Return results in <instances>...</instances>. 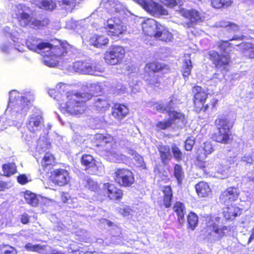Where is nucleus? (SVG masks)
<instances>
[{
	"mask_svg": "<svg viewBox=\"0 0 254 254\" xmlns=\"http://www.w3.org/2000/svg\"><path fill=\"white\" fill-rule=\"evenodd\" d=\"M53 46L44 43L40 39L31 37L27 40L26 44L27 48L35 52L40 54L43 57V63L49 67H55L59 63L62 57L68 53L69 45L67 43H61Z\"/></svg>",
	"mask_w": 254,
	"mask_h": 254,
	"instance_id": "1",
	"label": "nucleus"
},
{
	"mask_svg": "<svg viewBox=\"0 0 254 254\" xmlns=\"http://www.w3.org/2000/svg\"><path fill=\"white\" fill-rule=\"evenodd\" d=\"M192 102L194 111L198 114L206 112L208 110H215L218 105V100L212 98L208 103H206L209 93L202 87L194 85L191 88Z\"/></svg>",
	"mask_w": 254,
	"mask_h": 254,
	"instance_id": "2",
	"label": "nucleus"
},
{
	"mask_svg": "<svg viewBox=\"0 0 254 254\" xmlns=\"http://www.w3.org/2000/svg\"><path fill=\"white\" fill-rule=\"evenodd\" d=\"M217 132L212 134L211 138L217 143L228 144L232 141L233 138L231 132L233 124L224 116L217 118L214 122Z\"/></svg>",
	"mask_w": 254,
	"mask_h": 254,
	"instance_id": "3",
	"label": "nucleus"
},
{
	"mask_svg": "<svg viewBox=\"0 0 254 254\" xmlns=\"http://www.w3.org/2000/svg\"><path fill=\"white\" fill-rule=\"evenodd\" d=\"M59 102L62 112L71 115H78L79 112V93L78 91L66 92L65 95L58 94L54 97Z\"/></svg>",
	"mask_w": 254,
	"mask_h": 254,
	"instance_id": "4",
	"label": "nucleus"
},
{
	"mask_svg": "<svg viewBox=\"0 0 254 254\" xmlns=\"http://www.w3.org/2000/svg\"><path fill=\"white\" fill-rule=\"evenodd\" d=\"M174 104V101L171 99L169 101L167 107H166L163 104L155 103L156 110L161 113L166 112L170 116V118L165 121H160L157 122L156 127L160 130H165L171 127L177 120H181L186 122L185 115L184 113L177 112L175 110L171 111V105Z\"/></svg>",
	"mask_w": 254,
	"mask_h": 254,
	"instance_id": "5",
	"label": "nucleus"
},
{
	"mask_svg": "<svg viewBox=\"0 0 254 254\" xmlns=\"http://www.w3.org/2000/svg\"><path fill=\"white\" fill-rule=\"evenodd\" d=\"M33 99L34 95L31 92H27L22 94L13 91L9 94L8 107H13L17 112L24 113L27 111L29 105Z\"/></svg>",
	"mask_w": 254,
	"mask_h": 254,
	"instance_id": "6",
	"label": "nucleus"
},
{
	"mask_svg": "<svg viewBox=\"0 0 254 254\" xmlns=\"http://www.w3.org/2000/svg\"><path fill=\"white\" fill-rule=\"evenodd\" d=\"M206 233L210 235L213 233L217 235L219 238L226 235L229 231V227L224 225L223 219L219 216L214 217L212 215H207L205 217Z\"/></svg>",
	"mask_w": 254,
	"mask_h": 254,
	"instance_id": "7",
	"label": "nucleus"
},
{
	"mask_svg": "<svg viewBox=\"0 0 254 254\" xmlns=\"http://www.w3.org/2000/svg\"><path fill=\"white\" fill-rule=\"evenodd\" d=\"M94 143L96 146H107L109 145L110 147H105V150L108 156H111L117 159L120 158L123 160L125 156L123 154H119L117 151L118 145L116 139L111 135H104L99 134L96 136Z\"/></svg>",
	"mask_w": 254,
	"mask_h": 254,
	"instance_id": "8",
	"label": "nucleus"
},
{
	"mask_svg": "<svg viewBox=\"0 0 254 254\" xmlns=\"http://www.w3.org/2000/svg\"><path fill=\"white\" fill-rule=\"evenodd\" d=\"M207 58L216 69L223 71H228L232 63L229 53H221L211 50L207 52Z\"/></svg>",
	"mask_w": 254,
	"mask_h": 254,
	"instance_id": "9",
	"label": "nucleus"
},
{
	"mask_svg": "<svg viewBox=\"0 0 254 254\" xmlns=\"http://www.w3.org/2000/svg\"><path fill=\"white\" fill-rule=\"evenodd\" d=\"M114 182L120 187L131 188L135 182L133 172L127 168H116L113 174Z\"/></svg>",
	"mask_w": 254,
	"mask_h": 254,
	"instance_id": "10",
	"label": "nucleus"
},
{
	"mask_svg": "<svg viewBox=\"0 0 254 254\" xmlns=\"http://www.w3.org/2000/svg\"><path fill=\"white\" fill-rule=\"evenodd\" d=\"M125 49L120 45H111L104 54L105 62L110 65L121 64L125 58Z\"/></svg>",
	"mask_w": 254,
	"mask_h": 254,
	"instance_id": "11",
	"label": "nucleus"
},
{
	"mask_svg": "<svg viewBox=\"0 0 254 254\" xmlns=\"http://www.w3.org/2000/svg\"><path fill=\"white\" fill-rule=\"evenodd\" d=\"M104 29L107 35L110 37H118L127 31V26L117 17L108 19Z\"/></svg>",
	"mask_w": 254,
	"mask_h": 254,
	"instance_id": "12",
	"label": "nucleus"
},
{
	"mask_svg": "<svg viewBox=\"0 0 254 254\" xmlns=\"http://www.w3.org/2000/svg\"><path fill=\"white\" fill-rule=\"evenodd\" d=\"M136 2L153 16L168 14V10L163 5L152 0H136Z\"/></svg>",
	"mask_w": 254,
	"mask_h": 254,
	"instance_id": "13",
	"label": "nucleus"
},
{
	"mask_svg": "<svg viewBox=\"0 0 254 254\" xmlns=\"http://www.w3.org/2000/svg\"><path fill=\"white\" fill-rule=\"evenodd\" d=\"M12 15L17 19L19 25L25 27L31 20L30 15L28 13L29 8L24 4L19 3L12 6Z\"/></svg>",
	"mask_w": 254,
	"mask_h": 254,
	"instance_id": "14",
	"label": "nucleus"
},
{
	"mask_svg": "<svg viewBox=\"0 0 254 254\" xmlns=\"http://www.w3.org/2000/svg\"><path fill=\"white\" fill-rule=\"evenodd\" d=\"M102 189L104 196L111 201L120 202L123 198V190L114 184L105 183L103 185Z\"/></svg>",
	"mask_w": 254,
	"mask_h": 254,
	"instance_id": "15",
	"label": "nucleus"
},
{
	"mask_svg": "<svg viewBox=\"0 0 254 254\" xmlns=\"http://www.w3.org/2000/svg\"><path fill=\"white\" fill-rule=\"evenodd\" d=\"M241 191L238 187H229L221 192L219 199L223 205H228L238 200Z\"/></svg>",
	"mask_w": 254,
	"mask_h": 254,
	"instance_id": "16",
	"label": "nucleus"
},
{
	"mask_svg": "<svg viewBox=\"0 0 254 254\" xmlns=\"http://www.w3.org/2000/svg\"><path fill=\"white\" fill-rule=\"evenodd\" d=\"M82 165L84 166V170L89 174L97 175L101 168L99 163L89 154L83 155L81 158Z\"/></svg>",
	"mask_w": 254,
	"mask_h": 254,
	"instance_id": "17",
	"label": "nucleus"
},
{
	"mask_svg": "<svg viewBox=\"0 0 254 254\" xmlns=\"http://www.w3.org/2000/svg\"><path fill=\"white\" fill-rule=\"evenodd\" d=\"M182 16L189 20L186 23L188 28L193 27L194 25L205 20V16L202 13L195 9L186 10L182 12Z\"/></svg>",
	"mask_w": 254,
	"mask_h": 254,
	"instance_id": "18",
	"label": "nucleus"
},
{
	"mask_svg": "<svg viewBox=\"0 0 254 254\" xmlns=\"http://www.w3.org/2000/svg\"><path fill=\"white\" fill-rule=\"evenodd\" d=\"M128 107L124 104L116 103L111 109V115L117 121L121 122L125 119L129 114Z\"/></svg>",
	"mask_w": 254,
	"mask_h": 254,
	"instance_id": "19",
	"label": "nucleus"
},
{
	"mask_svg": "<svg viewBox=\"0 0 254 254\" xmlns=\"http://www.w3.org/2000/svg\"><path fill=\"white\" fill-rule=\"evenodd\" d=\"M153 37L156 40L168 43L173 40V34L167 27L160 24L158 25L157 29L154 33Z\"/></svg>",
	"mask_w": 254,
	"mask_h": 254,
	"instance_id": "20",
	"label": "nucleus"
},
{
	"mask_svg": "<svg viewBox=\"0 0 254 254\" xmlns=\"http://www.w3.org/2000/svg\"><path fill=\"white\" fill-rule=\"evenodd\" d=\"M223 210L222 214L226 221L234 220L242 213V209L236 204H228Z\"/></svg>",
	"mask_w": 254,
	"mask_h": 254,
	"instance_id": "21",
	"label": "nucleus"
},
{
	"mask_svg": "<svg viewBox=\"0 0 254 254\" xmlns=\"http://www.w3.org/2000/svg\"><path fill=\"white\" fill-rule=\"evenodd\" d=\"M40 8L46 10H53L57 6V1L60 5L74 6L75 0H40Z\"/></svg>",
	"mask_w": 254,
	"mask_h": 254,
	"instance_id": "22",
	"label": "nucleus"
},
{
	"mask_svg": "<svg viewBox=\"0 0 254 254\" xmlns=\"http://www.w3.org/2000/svg\"><path fill=\"white\" fill-rule=\"evenodd\" d=\"M53 182L60 186L67 184L69 180L68 173L64 169H56L52 173Z\"/></svg>",
	"mask_w": 254,
	"mask_h": 254,
	"instance_id": "23",
	"label": "nucleus"
},
{
	"mask_svg": "<svg viewBox=\"0 0 254 254\" xmlns=\"http://www.w3.org/2000/svg\"><path fill=\"white\" fill-rule=\"evenodd\" d=\"M100 87L96 84H90L89 86L83 87L80 92V103L89 100L94 96L99 94Z\"/></svg>",
	"mask_w": 254,
	"mask_h": 254,
	"instance_id": "24",
	"label": "nucleus"
},
{
	"mask_svg": "<svg viewBox=\"0 0 254 254\" xmlns=\"http://www.w3.org/2000/svg\"><path fill=\"white\" fill-rule=\"evenodd\" d=\"M42 122V116L38 113H34L29 117L27 124V127L32 132H35L41 127Z\"/></svg>",
	"mask_w": 254,
	"mask_h": 254,
	"instance_id": "25",
	"label": "nucleus"
},
{
	"mask_svg": "<svg viewBox=\"0 0 254 254\" xmlns=\"http://www.w3.org/2000/svg\"><path fill=\"white\" fill-rule=\"evenodd\" d=\"M194 189L198 196L201 198L207 197L212 192L210 186L204 181L199 182L195 185Z\"/></svg>",
	"mask_w": 254,
	"mask_h": 254,
	"instance_id": "26",
	"label": "nucleus"
},
{
	"mask_svg": "<svg viewBox=\"0 0 254 254\" xmlns=\"http://www.w3.org/2000/svg\"><path fill=\"white\" fill-rule=\"evenodd\" d=\"M163 193V205L166 208H169L171 206L173 198V191L170 185L164 186L162 188Z\"/></svg>",
	"mask_w": 254,
	"mask_h": 254,
	"instance_id": "27",
	"label": "nucleus"
},
{
	"mask_svg": "<svg viewBox=\"0 0 254 254\" xmlns=\"http://www.w3.org/2000/svg\"><path fill=\"white\" fill-rule=\"evenodd\" d=\"M167 66L166 64L155 60L147 63L145 64V69L148 73H156L162 72L167 68Z\"/></svg>",
	"mask_w": 254,
	"mask_h": 254,
	"instance_id": "28",
	"label": "nucleus"
},
{
	"mask_svg": "<svg viewBox=\"0 0 254 254\" xmlns=\"http://www.w3.org/2000/svg\"><path fill=\"white\" fill-rule=\"evenodd\" d=\"M89 42L91 45L97 48H101L108 45L109 40L105 35L95 34L90 37Z\"/></svg>",
	"mask_w": 254,
	"mask_h": 254,
	"instance_id": "29",
	"label": "nucleus"
},
{
	"mask_svg": "<svg viewBox=\"0 0 254 254\" xmlns=\"http://www.w3.org/2000/svg\"><path fill=\"white\" fill-rule=\"evenodd\" d=\"M101 4L111 13H119L122 8L121 4L116 0H102Z\"/></svg>",
	"mask_w": 254,
	"mask_h": 254,
	"instance_id": "30",
	"label": "nucleus"
},
{
	"mask_svg": "<svg viewBox=\"0 0 254 254\" xmlns=\"http://www.w3.org/2000/svg\"><path fill=\"white\" fill-rule=\"evenodd\" d=\"M157 150L162 163L164 165H167L172 158L170 147L161 144L157 146Z\"/></svg>",
	"mask_w": 254,
	"mask_h": 254,
	"instance_id": "31",
	"label": "nucleus"
},
{
	"mask_svg": "<svg viewBox=\"0 0 254 254\" xmlns=\"http://www.w3.org/2000/svg\"><path fill=\"white\" fill-rule=\"evenodd\" d=\"M158 24H160V23L157 22L155 19L147 18L142 23V30L146 35L154 33L155 32L154 30L157 29Z\"/></svg>",
	"mask_w": 254,
	"mask_h": 254,
	"instance_id": "32",
	"label": "nucleus"
},
{
	"mask_svg": "<svg viewBox=\"0 0 254 254\" xmlns=\"http://www.w3.org/2000/svg\"><path fill=\"white\" fill-rule=\"evenodd\" d=\"M214 149L212 144L208 141L203 143V145L198 147L196 151L197 158H206L207 155L211 154Z\"/></svg>",
	"mask_w": 254,
	"mask_h": 254,
	"instance_id": "33",
	"label": "nucleus"
},
{
	"mask_svg": "<svg viewBox=\"0 0 254 254\" xmlns=\"http://www.w3.org/2000/svg\"><path fill=\"white\" fill-rule=\"evenodd\" d=\"M173 210L177 216L178 222L181 224H183L185 221L186 207L185 204L181 201H176L173 205Z\"/></svg>",
	"mask_w": 254,
	"mask_h": 254,
	"instance_id": "34",
	"label": "nucleus"
},
{
	"mask_svg": "<svg viewBox=\"0 0 254 254\" xmlns=\"http://www.w3.org/2000/svg\"><path fill=\"white\" fill-rule=\"evenodd\" d=\"M185 57H188L184 62L182 67V75L184 78L188 77L191 74V69L192 68V65L190 59V54H187L185 56Z\"/></svg>",
	"mask_w": 254,
	"mask_h": 254,
	"instance_id": "35",
	"label": "nucleus"
},
{
	"mask_svg": "<svg viewBox=\"0 0 254 254\" xmlns=\"http://www.w3.org/2000/svg\"><path fill=\"white\" fill-rule=\"evenodd\" d=\"M187 228L191 230H194L198 225V218L193 212H190L187 215Z\"/></svg>",
	"mask_w": 254,
	"mask_h": 254,
	"instance_id": "36",
	"label": "nucleus"
},
{
	"mask_svg": "<svg viewBox=\"0 0 254 254\" xmlns=\"http://www.w3.org/2000/svg\"><path fill=\"white\" fill-rule=\"evenodd\" d=\"M94 67L89 59L81 61L80 63V73L84 74H92L94 71Z\"/></svg>",
	"mask_w": 254,
	"mask_h": 254,
	"instance_id": "37",
	"label": "nucleus"
},
{
	"mask_svg": "<svg viewBox=\"0 0 254 254\" xmlns=\"http://www.w3.org/2000/svg\"><path fill=\"white\" fill-rule=\"evenodd\" d=\"M174 176L178 185H182L185 177V172L181 164H176L174 167Z\"/></svg>",
	"mask_w": 254,
	"mask_h": 254,
	"instance_id": "38",
	"label": "nucleus"
},
{
	"mask_svg": "<svg viewBox=\"0 0 254 254\" xmlns=\"http://www.w3.org/2000/svg\"><path fill=\"white\" fill-rule=\"evenodd\" d=\"M240 45L242 46L245 52H247V56L249 59H254V38H252L251 42H243Z\"/></svg>",
	"mask_w": 254,
	"mask_h": 254,
	"instance_id": "39",
	"label": "nucleus"
},
{
	"mask_svg": "<svg viewBox=\"0 0 254 254\" xmlns=\"http://www.w3.org/2000/svg\"><path fill=\"white\" fill-rule=\"evenodd\" d=\"M40 196H37L29 191H26L24 193V198L26 202L32 206H36L39 201Z\"/></svg>",
	"mask_w": 254,
	"mask_h": 254,
	"instance_id": "40",
	"label": "nucleus"
},
{
	"mask_svg": "<svg viewBox=\"0 0 254 254\" xmlns=\"http://www.w3.org/2000/svg\"><path fill=\"white\" fill-rule=\"evenodd\" d=\"M211 5L214 8L220 9L222 8L227 7L230 6L232 2V0H210Z\"/></svg>",
	"mask_w": 254,
	"mask_h": 254,
	"instance_id": "41",
	"label": "nucleus"
},
{
	"mask_svg": "<svg viewBox=\"0 0 254 254\" xmlns=\"http://www.w3.org/2000/svg\"><path fill=\"white\" fill-rule=\"evenodd\" d=\"M163 75L161 74H153L150 76L149 78L146 79L145 81L147 82L148 84L154 87H158L161 84V79Z\"/></svg>",
	"mask_w": 254,
	"mask_h": 254,
	"instance_id": "42",
	"label": "nucleus"
},
{
	"mask_svg": "<svg viewBox=\"0 0 254 254\" xmlns=\"http://www.w3.org/2000/svg\"><path fill=\"white\" fill-rule=\"evenodd\" d=\"M2 172L3 175L10 176L16 172V167L14 163H8L2 166Z\"/></svg>",
	"mask_w": 254,
	"mask_h": 254,
	"instance_id": "43",
	"label": "nucleus"
},
{
	"mask_svg": "<svg viewBox=\"0 0 254 254\" xmlns=\"http://www.w3.org/2000/svg\"><path fill=\"white\" fill-rule=\"evenodd\" d=\"M83 184L85 188L91 191H97L100 189L97 183L90 179L84 180Z\"/></svg>",
	"mask_w": 254,
	"mask_h": 254,
	"instance_id": "44",
	"label": "nucleus"
},
{
	"mask_svg": "<svg viewBox=\"0 0 254 254\" xmlns=\"http://www.w3.org/2000/svg\"><path fill=\"white\" fill-rule=\"evenodd\" d=\"M31 20L29 21L28 24L26 26H28L29 27L35 29L40 28L41 27L45 26L48 24V19H45L43 21L32 18L30 17Z\"/></svg>",
	"mask_w": 254,
	"mask_h": 254,
	"instance_id": "45",
	"label": "nucleus"
},
{
	"mask_svg": "<svg viewBox=\"0 0 254 254\" xmlns=\"http://www.w3.org/2000/svg\"><path fill=\"white\" fill-rule=\"evenodd\" d=\"M54 163L55 158L53 155L49 152L46 153L41 161L42 166L44 167H47L53 165Z\"/></svg>",
	"mask_w": 254,
	"mask_h": 254,
	"instance_id": "46",
	"label": "nucleus"
},
{
	"mask_svg": "<svg viewBox=\"0 0 254 254\" xmlns=\"http://www.w3.org/2000/svg\"><path fill=\"white\" fill-rule=\"evenodd\" d=\"M94 106L97 110L105 111L109 108V104L106 99L98 98L95 101Z\"/></svg>",
	"mask_w": 254,
	"mask_h": 254,
	"instance_id": "47",
	"label": "nucleus"
},
{
	"mask_svg": "<svg viewBox=\"0 0 254 254\" xmlns=\"http://www.w3.org/2000/svg\"><path fill=\"white\" fill-rule=\"evenodd\" d=\"M171 150L175 159L177 161H180L183 159V153L181 149L175 144L171 146Z\"/></svg>",
	"mask_w": 254,
	"mask_h": 254,
	"instance_id": "48",
	"label": "nucleus"
},
{
	"mask_svg": "<svg viewBox=\"0 0 254 254\" xmlns=\"http://www.w3.org/2000/svg\"><path fill=\"white\" fill-rule=\"evenodd\" d=\"M216 46L220 51L225 52L227 49L232 47V44L229 40H220L216 43Z\"/></svg>",
	"mask_w": 254,
	"mask_h": 254,
	"instance_id": "49",
	"label": "nucleus"
},
{
	"mask_svg": "<svg viewBox=\"0 0 254 254\" xmlns=\"http://www.w3.org/2000/svg\"><path fill=\"white\" fill-rule=\"evenodd\" d=\"M201 158H197L196 156L197 161L196 163V166L198 168L201 169L204 172L205 175H208L210 174L208 164L206 161L200 160Z\"/></svg>",
	"mask_w": 254,
	"mask_h": 254,
	"instance_id": "50",
	"label": "nucleus"
},
{
	"mask_svg": "<svg viewBox=\"0 0 254 254\" xmlns=\"http://www.w3.org/2000/svg\"><path fill=\"white\" fill-rule=\"evenodd\" d=\"M25 249L27 251L35 252L41 253L43 250V247L40 245H34L31 243H27L24 246Z\"/></svg>",
	"mask_w": 254,
	"mask_h": 254,
	"instance_id": "51",
	"label": "nucleus"
},
{
	"mask_svg": "<svg viewBox=\"0 0 254 254\" xmlns=\"http://www.w3.org/2000/svg\"><path fill=\"white\" fill-rule=\"evenodd\" d=\"M10 47V45L9 43H3V44H1V45H0V49L1 51H2L3 52L8 53L11 50ZM11 50L13 51V52L18 51L20 52H22L24 51V50L23 49V48L19 49V48H17L16 47H15L14 49H11Z\"/></svg>",
	"mask_w": 254,
	"mask_h": 254,
	"instance_id": "52",
	"label": "nucleus"
},
{
	"mask_svg": "<svg viewBox=\"0 0 254 254\" xmlns=\"http://www.w3.org/2000/svg\"><path fill=\"white\" fill-rule=\"evenodd\" d=\"M195 139L191 136L187 138L184 142V148L186 151H191L195 144Z\"/></svg>",
	"mask_w": 254,
	"mask_h": 254,
	"instance_id": "53",
	"label": "nucleus"
},
{
	"mask_svg": "<svg viewBox=\"0 0 254 254\" xmlns=\"http://www.w3.org/2000/svg\"><path fill=\"white\" fill-rule=\"evenodd\" d=\"M0 252L3 254H16L17 252L14 248L9 245L0 246Z\"/></svg>",
	"mask_w": 254,
	"mask_h": 254,
	"instance_id": "54",
	"label": "nucleus"
},
{
	"mask_svg": "<svg viewBox=\"0 0 254 254\" xmlns=\"http://www.w3.org/2000/svg\"><path fill=\"white\" fill-rule=\"evenodd\" d=\"M69 85L64 83L61 82L56 86V88L58 90V94H62L65 95L66 90L68 89Z\"/></svg>",
	"mask_w": 254,
	"mask_h": 254,
	"instance_id": "55",
	"label": "nucleus"
},
{
	"mask_svg": "<svg viewBox=\"0 0 254 254\" xmlns=\"http://www.w3.org/2000/svg\"><path fill=\"white\" fill-rule=\"evenodd\" d=\"M242 161L246 164H254V155L252 154H245L242 158Z\"/></svg>",
	"mask_w": 254,
	"mask_h": 254,
	"instance_id": "56",
	"label": "nucleus"
},
{
	"mask_svg": "<svg viewBox=\"0 0 254 254\" xmlns=\"http://www.w3.org/2000/svg\"><path fill=\"white\" fill-rule=\"evenodd\" d=\"M128 153L131 155H134L135 157H137L138 159V160L140 162V163L141 164L140 165V167H142V168H145V165L144 163L143 162V159L142 156H141L139 154L136 152L135 150L133 149H130L128 150Z\"/></svg>",
	"mask_w": 254,
	"mask_h": 254,
	"instance_id": "57",
	"label": "nucleus"
},
{
	"mask_svg": "<svg viewBox=\"0 0 254 254\" xmlns=\"http://www.w3.org/2000/svg\"><path fill=\"white\" fill-rule=\"evenodd\" d=\"M160 1L170 8L174 7L178 3V0H160Z\"/></svg>",
	"mask_w": 254,
	"mask_h": 254,
	"instance_id": "58",
	"label": "nucleus"
},
{
	"mask_svg": "<svg viewBox=\"0 0 254 254\" xmlns=\"http://www.w3.org/2000/svg\"><path fill=\"white\" fill-rule=\"evenodd\" d=\"M131 211V209L128 206H126L119 209V213L122 216L126 217L128 216Z\"/></svg>",
	"mask_w": 254,
	"mask_h": 254,
	"instance_id": "59",
	"label": "nucleus"
},
{
	"mask_svg": "<svg viewBox=\"0 0 254 254\" xmlns=\"http://www.w3.org/2000/svg\"><path fill=\"white\" fill-rule=\"evenodd\" d=\"M71 128L73 131L74 132L72 139L75 143H78L79 142V134H78V127L73 125H71Z\"/></svg>",
	"mask_w": 254,
	"mask_h": 254,
	"instance_id": "60",
	"label": "nucleus"
},
{
	"mask_svg": "<svg viewBox=\"0 0 254 254\" xmlns=\"http://www.w3.org/2000/svg\"><path fill=\"white\" fill-rule=\"evenodd\" d=\"M239 30V26L238 24L229 22V26L227 27V31L228 32H232L238 31Z\"/></svg>",
	"mask_w": 254,
	"mask_h": 254,
	"instance_id": "61",
	"label": "nucleus"
},
{
	"mask_svg": "<svg viewBox=\"0 0 254 254\" xmlns=\"http://www.w3.org/2000/svg\"><path fill=\"white\" fill-rule=\"evenodd\" d=\"M68 69L71 71L78 72L79 69V63L78 62L73 63L71 65H69Z\"/></svg>",
	"mask_w": 254,
	"mask_h": 254,
	"instance_id": "62",
	"label": "nucleus"
},
{
	"mask_svg": "<svg viewBox=\"0 0 254 254\" xmlns=\"http://www.w3.org/2000/svg\"><path fill=\"white\" fill-rule=\"evenodd\" d=\"M17 181L19 184L24 185L28 182V179L25 175H21L17 177Z\"/></svg>",
	"mask_w": 254,
	"mask_h": 254,
	"instance_id": "63",
	"label": "nucleus"
},
{
	"mask_svg": "<svg viewBox=\"0 0 254 254\" xmlns=\"http://www.w3.org/2000/svg\"><path fill=\"white\" fill-rule=\"evenodd\" d=\"M229 21H227L225 20H222L218 22L217 27L221 28H225L227 29V27H228V26H229Z\"/></svg>",
	"mask_w": 254,
	"mask_h": 254,
	"instance_id": "64",
	"label": "nucleus"
}]
</instances>
